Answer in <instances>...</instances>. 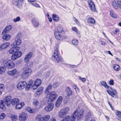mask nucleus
I'll return each mask as SVG.
<instances>
[{
	"instance_id": "nucleus-1",
	"label": "nucleus",
	"mask_w": 121,
	"mask_h": 121,
	"mask_svg": "<svg viewBox=\"0 0 121 121\" xmlns=\"http://www.w3.org/2000/svg\"><path fill=\"white\" fill-rule=\"evenodd\" d=\"M32 73V70L29 67L25 65L23 68V72L21 77L22 78L25 79L28 78Z\"/></svg>"
},
{
	"instance_id": "nucleus-2",
	"label": "nucleus",
	"mask_w": 121,
	"mask_h": 121,
	"mask_svg": "<svg viewBox=\"0 0 121 121\" xmlns=\"http://www.w3.org/2000/svg\"><path fill=\"white\" fill-rule=\"evenodd\" d=\"M1 65L8 68L11 69L15 66L14 63L11 60L8 59H4L2 60Z\"/></svg>"
},
{
	"instance_id": "nucleus-3",
	"label": "nucleus",
	"mask_w": 121,
	"mask_h": 121,
	"mask_svg": "<svg viewBox=\"0 0 121 121\" xmlns=\"http://www.w3.org/2000/svg\"><path fill=\"white\" fill-rule=\"evenodd\" d=\"M45 95L47 98L49 97L48 100V102H53L56 99L58 96L57 94H56L55 92L54 91L51 92Z\"/></svg>"
},
{
	"instance_id": "nucleus-4",
	"label": "nucleus",
	"mask_w": 121,
	"mask_h": 121,
	"mask_svg": "<svg viewBox=\"0 0 121 121\" xmlns=\"http://www.w3.org/2000/svg\"><path fill=\"white\" fill-rule=\"evenodd\" d=\"M69 109L68 107L63 108L60 110L58 113V116L60 118H63L68 112Z\"/></svg>"
},
{
	"instance_id": "nucleus-5",
	"label": "nucleus",
	"mask_w": 121,
	"mask_h": 121,
	"mask_svg": "<svg viewBox=\"0 0 121 121\" xmlns=\"http://www.w3.org/2000/svg\"><path fill=\"white\" fill-rule=\"evenodd\" d=\"M52 60L56 63H58L60 61V58L58 55V50L55 49L53 55L51 58Z\"/></svg>"
},
{
	"instance_id": "nucleus-6",
	"label": "nucleus",
	"mask_w": 121,
	"mask_h": 121,
	"mask_svg": "<svg viewBox=\"0 0 121 121\" xmlns=\"http://www.w3.org/2000/svg\"><path fill=\"white\" fill-rule=\"evenodd\" d=\"M54 35L56 38L59 40H62L66 39L65 36L61 33L58 32L56 31L55 32Z\"/></svg>"
},
{
	"instance_id": "nucleus-7",
	"label": "nucleus",
	"mask_w": 121,
	"mask_h": 121,
	"mask_svg": "<svg viewBox=\"0 0 121 121\" xmlns=\"http://www.w3.org/2000/svg\"><path fill=\"white\" fill-rule=\"evenodd\" d=\"M84 112L83 109H82L78 113V110H77L74 111L72 115L77 118L78 119H80L82 116L83 115Z\"/></svg>"
},
{
	"instance_id": "nucleus-8",
	"label": "nucleus",
	"mask_w": 121,
	"mask_h": 121,
	"mask_svg": "<svg viewBox=\"0 0 121 121\" xmlns=\"http://www.w3.org/2000/svg\"><path fill=\"white\" fill-rule=\"evenodd\" d=\"M41 83L40 79H37L34 82H33V85L32 87V89L35 90L37 89V87L40 85Z\"/></svg>"
},
{
	"instance_id": "nucleus-9",
	"label": "nucleus",
	"mask_w": 121,
	"mask_h": 121,
	"mask_svg": "<svg viewBox=\"0 0 121 121\" xmlns=\"http://www.w3.org/2000/svg\"><path fill=\"white\" fill-rule=\"evenodd\" d=\"M87 2L89 7L91 10L92 11L95 12V4L91 0H87Z\"/></svg>"
},
{
	"instance_id": "nucleus-10",
	"label": "nucleus",
	"mask_w": 121,
	"mask_h": 121,
	"mask_svg": "<svg viewBox=\"0 0 121 121\" xmlns=\"http://www.w3.org/2000/svg\"><path fill=\"white\" fill-rule=\"evenodd\" d=\"M13 47L11 48L8 50V52L10 54H13L20 49V47L18 46Z\"/></svg>"
},
{
	"instance_id": "nucleus-11",
	"label": "nucleus",
	"mask_w": 121,
	"mask_h": 121,
	"mask_svg": "<svg viewBox=\"0 0 121 121\" xmlns=\"http://www.w3.org/2000/svg\"><path fill=\"white\" fill-rule=\"evenodd\" d=\"M26 84L25 81H22L19 82L18 84L17 87L18 89L20 90L24 88Z\"/></svg>"
},
{
	"instance_id": "nucleus-12",
	"label": "nucleus",
	"mask_w": 121,
	"mask_h": 121,
	"mask_svg": "<svg viewBox=\"0 0 121 121\" xmlns=\"http://www.w3.org/2000/svg\"><path fill=\"white\" fill-rule=\"evenodd\" d=\"M48 102V105L44 108V110L47 112H50L53 109L54 107V104L52 102Z\"/></svg>"
},
{
	"instance_id": "nucleus-13",
	"label": "nucleus",
	"mask_w": 121,
	"mask_h": 121,
	"mask_svg": "<svg viewBox=\"0 0 121 121\" xmlns=\"http://www.w3.org/2000/svg\"><path fill=\"white\" fill-rule=\"evenodd\" d=\"M27 118V115L25 113H22L20 114L19 116V118L20 121H24Z\"/></svg>"
},
{
	"instance_id": "nucleus-14",
	"label": "nucleus",
	"mask_w": 121,
	"mask_h": 121,
	"mask_svg": "<svg viewBox=\"0 0 121 121\" xmlns=\"http://www.w3.org/2000/svg\"><path fill=\"white\" fill-rule=\"evenodd\" d=\"M15 41L11 44V46L13 47H16L20 45L22 43V41L21 39L16 38L15 39Z\"/></svg>"
},
{
	"instance_id": "nucleus-15",
	"label": "nucleus",
	"mask_w": 121,
	"mask_h": 121,
	"mask_svg": "<svg viewBox=\"0 0 121 121\" xmlns=\"http://www.w3.org/2000/svg\"><path fill=\"white\" fill-rule=\"evenodd\" d=\"M33 54L31 52H30L25 56L24 59V61L26 62H28L31 59Z\"/></svg>"
},
{
	"instance_id": "nucleus-16",
	"label": "nucleus",
	"mask_w": 121,
	"mask_h": 121,
	"mask_svg": "<svg viewBox=\"0 0 121 121\" xmlns=\"http://www.w3.org/2000/svg\"><path fill=\"white\" fill-rule=\"evenodd\" d=\"M11 99L12 97L11 96H8L6 97L4 99V102L7 107H9L10 106Z\"/></svg>"
},
{
	"instance_id": "nucleus-17",
	"label": "nucleus",
	"mask_w": 121,
	"mask_h": 121,
	"mask_svg": "<svg viewBox=\"0 0 121 121\" xmlns=\"http://www.w3.org/2000/svg\"><path fill=\"white\" fill-rule=\"evenodd\" d=\"M10 45V43L9 42L5 43L2 44L0 46V50H2L8 48Z\"/></svg>"
},
{
	"instance_id": "nucleus-18",
	"label": "nucleus",
	"mask_w": 121,
	"mask_h": 121,
	"mask_svg": "<svg viewBox=\"0 0 121 121\" xmlns=\"http://www.w3.org/2000/svg\"><path fill=\"white\" fill-rule=\"evenodd\" d=\"M12 26L10 25L7 26L3 30L2 32V35H5L6 33L8 32L12 29Z\"/></svg>"
},
{
	"instance_id": "nucleus-19",
	"label": "nucleus",
	"mask_w": 121,
	"mask_h": 121,
	"mask_svg": "<svg viewBox=\"0 0 121 121\" xmlns=\"http://www.w3.org/2000/svg\"><path fill=\"white\" fill-rule=\"evenodd\" d=\"M65 92L66 93V94L68 96H69L72 95V91L71 88L69 87H66Z\"/></svg>"
},
{
	"instance_id": "nucleus-20",
	"label": "nucleus",
	"mask_w": 121,
	"mask_h": 121,
	"mask_svg": "<svg viewBox=\"0 0 121 121\" xmlns=\"http://www.w3.org/2000/svg\"><path fill=\"white\" fill-rule=\"evenodd\" d=\"M33 81L31 80L29 81L28 84L26 85V89L27 90H29L30 88L32 89V87L33 86Z\"/></svg>"
},
{
	"instance_id": "nucleus-21",
	"label": "nucleus",
	"mask_w": 121,
	"mask_h": 121,
	"mask_svg": "<svg viewBox=\"0 0 121 121\" xmlns=\"http://www.w3.org/2000/svg\"><path fill=\"white\" fill-rule=\"evenodd\" d=\"M17 70L16 69H13L11 71H9L7 72L8 75H11L13 76L17 73Z\"/></svg>"
},
{
	"instance_id": "nucleus-22",
	"label": "nucleus",
	"mask_w": 121,
	"mask_h": 121,
	"mask_svg": "<svg viewBox=\"0 0 121 121\" xmlns=\"http://www.w3.org/2000/svg\"><path fill=\"white\" fill-rule=\"evenodd\" d=\"M24 103L23 102H21L20 103H19L16 105V108L17 109H20L24 106Z\"/></svg>"
},
{
	"instance_id": "nucleus-23",
	"label": "nucleus",
	"mask_w": 121,
	"mask_h": 121,
	"mask_svg": "<svg viewBox=\"0 0 121 121\" xmlns=\"http://www.w3.org/2000/svg\"><path fill=\"white\" fill-rule=\"evenodd\" d=\"M91 113L90 112H87L86 114L85 117V120L86 121H87L90 119V118L91 117Z\"/></svg>"
},
{
	"instance_id": "nucleus-24",
	"label": "nucleus",
	"mask_w": 121,
	"mask_h": 121,
	"mask_svg": "<svg viewBox=\"0 0 121 121\" xmlns=\"http://www.w3.org/2000/svg\"><path fill=\"white\" fill-rule=\"evenodd\" d=\"M11 102L12 104L16 105L19 102V100L17 98H14L12 100Z\"/></svg>"
},
{
	"instance_id": "nucleus-25",
	"label": "nucleus",
	"mask_w": 121,
	"mask_h": 121,
	"mask_svg": "<svg viewBox=\"0 0 121 121\" xmlns=\"http://www.w3.org/2000/svg\"><path fill=\"white\" fill-rule=\"evenodd\" d=\"M11 36L9 35L8 34H6L5 35L3 36L2 37V38L6 40H8L10 39Z\"/></svg>"
},
{
	"instance_id": "nucleus-26",
	"label": "nucleus",
	"mask_w": 121,
	"mask_h": 121,
	"mask_svg": "<svg viewBox=\"0 0 121 121\" xmlns=\"http://www.w3.org/2000/svg\"><path fill=\"white\" fill-rule=\"evenodd\" d=\"M32 22L34 27H36L38 26L39 25V22L33 19L32 20Z\"/></svg>"
},
{
	"instance_id": "nucleus-27",
	"label": "nucleus",
	"mask_w": 121,
	"mask_h": 121,
	"mask_svg": "<svg viewBox=\"0 0 121 121\" xmlns=\"http://www.w3.org/2000/svg\"><path fill=\"white\" fill-rule=\"evenodd\" d=\"M52 88V85L51 84H49L47 88L45 91V95L47 94L50 93L49 92V91H50Z\"/></svg>"
},
{
	"instance_id": "nucleus-28",
	"label": "nucleus",
	"mask_w": 121,
	"mask_h": 121,
	"mask_svg": "<svg viewBox=\"0 0 121 121\" xmlns=\"http://www.w3.org/2000/svg\"><path fill=\"white\" fill-rule=\"evenodd\" d=\"M112 5L113 8L116 9H117L118 8V6L117 2L115 1H113L112 3Z\"/></svg>"
},
{
	"instance_id": "nucleus-29",
	"label": "nucleus",
	"mask_w": 121,
	"mask_h": 121,
	"mask_svg": "<svg viewBox=\"0 0 121 121\" xmlns=\"http://www.w3.org/2000/svg\"><path fill=\"white\" fill-rule=\"evenodd\" d=\"M52 17L53 20L55 22H57L59 20V18L58 16L55 14H53Z\"/></svg>"
},
{
	"instance_id": "nucleus-30",
	"label": "nucleus",
	"mask_w": 121,
	"mask_h": 121,
	"mask_svg": "<svg viewBox=\"0 0 121 121\" xmlns=\"http://www.w3.org/2000/svg\"><path fill=\"white\" fill-rule=\"evenodd\" d=\"M88 22L89 23L94 24L95 22V20L91 17H89L87 19Z\"/></svg>"
},
{
	"instance_id": "nucleus-31",
	"label": "nucleus",
	"mask_w": 121,
	"mask_h": 121,
	"mask_svg": "<svg viewBox=\"0 0 121 121\" xmlns=\"http://www.w3.org/2000/svg\"><path fill=\"white\" fill-rule=\"evenodd\" d=\"M110 16L112 17L115 18H117V16L114 12L112 10H110Z\"/></svg>"
},
{
	"instance_id": "nucleus-32",
	"label": "nucleus",
	"mask_w": 121,
	"mask_h": 121,
	"mask_svg": "<svg viewBox=\"0 0 121 121\" xmlns=\"http://www.w3.org/2000/svg\"><path fill=\"white\" fill-rule=\"evenodd\" d=\"M43 89V88L42 87H39L37 89V91L35 92V94L37 95L39 94L40 93L42 92Z\"/></svg>"
},
{
	"instance_id": "nucleus-33",
	"label": "nucleus",
	"mask_w": 121,
	"mask_h": 121,
	"mask_svg": "<svg viewBox=\"0 0 121 121\" xmlns=\"http://www.w3.org/2000/svg\"><path fill=\"white\" fill-rule=\"evenodd\" d=\"M72 30L76 32L78 35H79V37H80V32L78 30L76 27H73L72 29Z\"/></svg>"
},
{
	"instance_id": "nucleus-34",
	"label": "nucleus",
	"mask_w": 121,
	"mask_h": 121,
	"mask_svg": "<svg viewBox=\"0 0 121 121\" xmlns=\"http://www.w3.org/2000/svg\"><path fill=\"white\" fill-rule=\"evenodd\" d=\"M6 68L3 66H0V74L3 73L5 72Z\"/></svg>"
},
{
	"instance_id": "nucleus-35",
	"label": "nucleus",
	"mask_w": 121,
	"mask_h": 121,
	"mask_svg": "<svg viewBox=\"0 0 121 121\" xmlns=\"http://www.w3.org/2000/svg\"><path fill=\"white\" fill-rule=\"evenodd\" d=\"M116 114L117 116L121 119H119L120 121H121V112L118 110L116 111Z\"/></svg>"
},
{
	"instance_id": "nucleus-36",
	"label": "nucleus",
	"mask_w": 121,
	"mask_h": 121,
	"mask_svg": "<svg viewBox=\"0 0 121 121\" xmlns=\"http://www.w3.org/2000/svg\"><path fill=\"white\" fill-rule=\"evenodd\" d=\"M113 68L116 71H119L120 69V66L118 65L115 64L113 66Z\"/></svg>"
},
{
	"instance_id": "nucleus-37",
	"label": "nucleus",
	"mask_w": 121,
	"mask_h": 121,
	"mask_svg": "<svg viewBox=\"0 0 121 121\" xmlns=\"http://www.w3.org/2000/svg\"><path fill=\"white\" fill-rule=\"evenodd\" d=\"M15 54L18 58L21 56L22 54V53L20 51H17L15 53Z\"/></svg>"
},
{
	"instance_id": "nucleus-38",
	"label": "nucleus",
	"mask_w": 121,
	"mask_h": 121,
	"mask_svg": "<svg viewBox=\"0 0 121 121\" xmlns=\"http://www.w3.org/2000/svg\"><path fill=\"white\" fill-rule=\"evenodd\" d=\"M50 116L49 115H47L43 117L44 121H48L50 119Z\"/></svg>"
},
{
	"instance_id": "nucleus-39",
	"label": "nucleus",
	"mask_w": 121,
	"mask_h": 121,
	"mask_svg": "<svg viewBox=\"0 0 121 121\" xmlns=\"http://www.w3.org/2000/svg\"><path fill=\"white\" fill-rule=\"evenodd\" d=\"M18 58V57L14 54L12 55L11 59L13 60H15Z\"/></svg>"
},
{
	"instance_id": "nucleus-40",
	"label": "nucleus",
	"mask_w": 121,
	"mask_h": 121,
	"mask_svg": "<svg viewBox=\"0 0 121 121\" xmlns=\"http://www.w3.org/2000/svg\"><path fill=\"white\" fill-rule=\"evenodd\" d=\"M21 20V18L20 17H17L16 18H14L13 21L15 22H18Z\"/></svg>"
},
{
	"instance_id": "nucleus-41",
	"label": "nucleus",
	"mask_w": 121,
	"mask_h": 121,
	"mask_svg": "<svg viewBox=\"0 0 121 121\" xmlns=\"http://www.w3.org/2000/svg\"><path fill=\"white\" fill-rule=\"evenodd\" d=\"M100 83L102 86H104L106 88L108 86V85L105 81H102L100 82Z\"/></svg>"
},
{
	"instance_id": "nucleus-42",
	"label": "nucleus",
	"mask_w": 121,
	"mask_h": 121,
	"mask_svg": "<svg viewBox=\"0 0 121 121\" xmlns=\"http://www.w3.org/2000/svg\"><path fill=\"white\" fill-rule=\"evenodd\" d=\"M4 107V104L3 100H1L0 101V108L2 109Z\"/></svg>"
},
{
	"instance_id": "nucleus-43",
	"label": "nucleus",
	"mask_w": 121,
	"mask_h": 121,
	"mask_svg": "<svg viewBox=\"0 0 121 121\" xmlns=\"http://www.w3.org/2000/svg\"><path fill=\"white\" fill-rule=\"evenodd\" d=\"M11 118L13 121H16L17 119V117L16 115H12L11 116Z\"/></svg>"
},
{
	"instance_id": "nucleus-44",
	"label": "nucleus",
	"mask_w": 121,
	"mask_h": 121,
	"mask_svg": "<svg viewBox=\"0 0 121 121\" xmlns=\"http://www.w3.org/2000/svg\"><path fill=\"white\" fill-rule=\"evenodd\" d=\"M22 2H20L18 0L16 2V5L17 7H20L22 5Z\"/></svg>"
},
{
	"instance_id": "nucleus-45",
	"label": "nucleus",
	"mask_w": 121,
	"mask_h": 121,
	"mask_svg": "<svg viewBox=\"0 0 121 121\" xmlns=\"http://www.w3.org/2000/svg\"><path fill=\"white\" fill-rule=\"evenodd\" d=\"M21 35V33L20 32H18L16 35L15 37V39L16 38L19 39H21L20 37Z\"/></svg>"
},
{
	"instance_id": "nucleus-46",
	"label": "nucleus",
	"mask_w": 121,
	"mask_h": 121,
	"mask_svg": "<svg viewBox=\"0 0 121 121\" xmlns=\"http://www.w3.org/2000/svg\"><path fill=\"white\" fill-rule=\"evenodd\" d=\"M72 43L74 45H77L78 43V40L76 39H74L72 41Z\"/></svg>"
},
{
	"instance_id": "nucleus-47",
	"label": "nucleus",
	"mask_w": 121,
	"mask_h": 121,
	"mask_svg": "<svg viewBox=\"0 0 121 121\" xmlns=\"http://www.w3.org/2000/svg\"><path fill=\"white\" fill-rule=\"evenodd\" d=\"M107 92L109 95H111L112 96H113L114 95H115L116 94L112 92V91H110L109 90H108L107 91Z\"/></svg>"
},
{
	"instance_id": "nucleus-48",
	"label": "nucleus",
	"mask_w": 121,
	"mask_h": 121,
	"mask_svg": "<svg viewBox=\"0 0 121 121\" xmlns=\"http://www.w3.org/2000/svg\"><path fill=\"white\" fill-rule=\"evenodd\" d=\"M28 112L30 113H33L34 111L30 107H27L26 108Z\"/></svg>"
},
{
	"instance_id": "nucleus-49",
	"label": "nucleus",
	"mask_w": 121,
	"mask_h": 121,
	"mask_svg": "<svg viewBox=\"0 0 121 121\" xmlns=\"http://www.w3.org/2000/svg\"><path fill=\"white\" fill-rule=\"evenodd\" d=\"M57 29L58 32L61 33L63 31V29L62 27L60 26H58L57 28Z\"/></svg>"
},
{
	"instance_id": "nucleus-50",
	"label": "nucleus",
	"mask_w": 121,
	"mask_h": 121,
	"mask_svg": "<svg viewBox=\"0 0 121 121\" xmlns=\"http://www.w3.org/2000/svg\"><path fill=\"white\" fill-rule=\"evenodd\" d=\"M69 116H66L61 121H69Z\"/></svg>"
},
{
	"instance_id": "nucleus-51",
	"label": "nucleus",
	"mask_w": 121,
	"mask_h": 121,
	"mask_svg": "<svg viewBox=\"0 0 121 121\" xmlns=\"http://www.w3.org/2000/svg\"><path fill=\"white\" fill-rule=\"evenodd\" d=\"M33 104L35 106H36L38 105L39 102L37 100L35 99L33 101Z\"/></svg>"
},
{
	"instance_id": "nucleus-52",
	"label": "nucleus",
	"mask_w": 121,
	"mask_h": 121,
	"mask_svg": "<svg viewBox=\"0 0 121 121\" xmlns=\"http://www.w3.org/2000/svg\"><path fill=\"white\" fill-rule=\"evenodd\" d=\"M5 116V114L3 113H2L0 115V118L2 120H3Z\"/></svg>"
},
{
	"instance_id": "nucleus-53",
	"label": "nucleus",
	"mask_w": 121,
	"mask_h": 121,
	"mask_svg": "<svg viewBox=\"0 0 121 121\" xmlns=\"http://www.w3.org/2000/svg\"><path fill=\"white\" fill-rule=\"evenodd\" d=\"M44 105L43 102V101H41L40 102L39 104V108H42L43 106Z\"/></svg>"
},
{
	"instance_id": "nucleus-54",
	"label": "nucleus",
	"mask_w": 121,
	"mask_h": 121,
	"mask_svg": "<svg viewBox=\"0 0 121 121\" xmlns=\"http://www.w3.org/2000/svg\"><path fill=\"white\" fill-rule=\"evenodd\" d=\"M61 103L57 100L56 102L55 106L56 107H59L61 104Z\"/></svg>"
},
{
	"instance_id": "nucleus-55",
	"label": "nucleus",
	"mask_w": 121,
	"mask_h": 121,
	"mask_svg": "<svg viewBox=\"0 0 121 121\" xmlns=\"http://www.w3.org/2000/svg\"><path fill=\"white\" fill-rule=\"evenodd\" d=\"M57 100L61 103L62 100V97L61 96H59Z\"/></svg>"
},
{
	"instance_id": "nucleus-56",
	"label": "nucleus",
	"mask_w": 121,
	"mask_h": 121,
	"mask_svg": "<svg viewBox=\"0 0 121 121\" xmlns=\"http://www.w3.org/2000/svg\"><path fill=\"white\" fill-rule=\"evenodd\" d=\"M78 78L79 79L83 82H85L86 80V79L85 78H81L79 76H78Z\"/></svg>"
},
{
	"instance_id": "nucleus-57",
	"label": "nucleus",
	"mask_w": 121,
	"mask_h": 121,
	"mask_svg": "<svg viewBox=\"0 0 121 121\" xmlns=\"http://www.w3.org/2000/svg\"><path fill=\"white\" fill-rule=\"evenodd\" d=\"M74 88L75 89L76 92H79V88L77 87L76 85H74L73 86Z\"/></svg>"
},
{
	"instance_id": "nucleus-58",
	"label": "nucleus",
	"mask_w": 121,
	"mask_h": 121,
	"mask_svg": "<svg viewBox=\"0 0 121 121\" xmlns=\"http://www.w3.org/2000/svg\"><path fill=\"white\" fill-rule=\"evenodd\" d=\"M73 19L74 21V22L76 23V24H77L78 25H80V23L78 22V20L75 18L74 17L73 18Z\"/></svg>"
},
{
	"instance_id": "nucleus-59",
	"label": "nucleus",
	"mask_w": 121,
	"mask_h": 121,
	"mask_svg": "<svg viewBox=\"0 0 121 121\" xmlns=\"http://www.w3.org/2000/svg\"><path fill=\"white\" fill-rule=\"evenodd\" d=\"M76 117L72 115V116L71 117V121H75Z\"/></svg>"
},
{
	"instance_id": "nucleus-60",
	"label": "nucleus",
	"mask_w": 121,
	"mask_h": 121,
	"mask_svg": "<svg viewBox=\"0 0 121 121\" xmlns=\"http://www.w3.org/2000/svg\"><path fill=\"white\" fill-rule=\"evenodd\" d=\"M32 4L34 6L38 8H39L40 7L39 5L37 3H32Z\"/></svg>"
},
{
	"instance_id": "nucleus-61",
	"label": "nucleus",
	"mask_w": 121,
	"mask_h": 121,
	"mask_svg": "<svg viewBox=\"0 0 121 121\" xmlns=\"http://www.w3.org/2000/svg\"><path fill=\"white\" fill-rule=\"evenodd\" d=\"M42 117L40 115H38L36 117V120H39Z\"/></svg>"
},
{
	"instance_id": "nucleus-62",
	"label": "nucleus",
	"mask_w": 121,
	"mask_h": 121,
	"mask_svg": "<svg viewBox=\"0 0 121 121\" xmlns=\"http://www.w3.org/2000/svg\"><path fill=\"white\" fill-rule=\"evenodd\" d=\"M59 85V83L58 82H56L54 84L53 86L54 88H56Z\"/></svg>"
},
{
	"instance_id": "nucleus-63",
	"label": "nucleus",
	"mask_w": 121,
	"mask_h": 121,
	"mask_svg": "<svg viewBox=\"0 0 121 121\" xmlns=\"http://www.w3.org/2000/svg\"><path fill=\"white\" fill-rule=\"evenodd\" d=\"M117 3L119 6V8L121 9V1L119 0L118 1Z\"/></svg>"
},
{
	"instance_id": "nucleus-64",
	"label": "nucleus",
	"mask_w": 121,
	"mask_h": 121,
	"mask_svg": "<svg viewBox=\"0 0 121 121\" xmlns=\"http://www.w3.org/2000/svg\"><path fill=\"white\" fill-rule=\"evenodd\" d=\"M109 83L110 85H113L114 84V81L113 80H111L109 82Z\"/></svg>"
}]
</instances>
